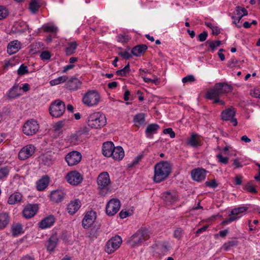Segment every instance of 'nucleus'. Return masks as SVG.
Masks as SVG:
<instances>
[{"instance_id":"f257e3e1","label":"nucleus","mask_w":260,"mask_h":260,"mask_svg":"<svg viewBox=\"0 0 260 260\" xmlns=\"http://www.w3.org/2000/svg\"><path fill=\"white\" fill-rule=\"evenodd\" d=\"M232 89V87L226 83H216L213 88L207 92L206 98L209 100H214V104L219 103L223 105H224V102L222 100H220L219 96L231 92Z\"/></svg>"},{"instance_id":"f03ea898","label":"nucleus","mask_w":260,"mask_h":260,"mask_svg":"<svg viewBox=\"0 0 260 260\" xmlns=\"http://www.w3.org/2000/svg\"><path fill=\"white\" fill-rule=\"evenodd\" d=\"M153 180L159 183L165 180L170 175L171 166L168 161H162L156 164L154 166Z\"/></svg>"},{"instance_id":"7ed1b4c3","label":"nucleus","mask_w":260,"mask_h":260,"mask_svg":"<svg viewBox=\"0 0 260 260\" xmlns=\"http://www.w3.org/2000/svg\"><path fill=\"white\" fill-rule=\"evenodd\" d=\"M149 238V232L147 230L140 229L129 238L127 243L131 247H136L141 246Z\"/></svg>"},{"instance_id":"20e7f679","label":"nucleus","mask_w":260,"mask_h":260,"mask_svg":"<svg viewBox=\"0 0 260 260\" xmlns=\"http://www.w3.org/2000/svg\"><path fill=\"white\" fill-rule=\"evenodd\" d=\"M87 123L92 128H100L106 124V118L101 113L95 112L90 114L87 118Z\"/></svg>"},{"instance_id":"39448f33","label":"nucleus","mask_w":260,"mask_h":260,"mask_svg":"<svg viewBox=\"0 0 260 260\" xmlns=\"http://www.w3.org/2000/svg\"><path fill=\"white\" fill-rule=\"evenodd\" d=\"M66 110V106L64 102L60 100H56L53 102L49 107L50 115L54 117H61Z\"/></svg>"},{"instance_id":"423d86ee","label":"nucleus","mask_w":260,"mask_h":260,"mask_svg":"<svg viewBox=\"0 0 260 260\" xmlns=\"http://www.w3.org/2000/svg\"><path fill=\"white\" fill-rule=\"evenodd\" d=\"M100 95L95 90H90L87 92L83 97V103L89 107L96 105L100 100Z\"/></svg>"},{"instance_id":"0eeeda50","label":"nucleus","mask_w":260,"mask_h":260,"mask_svg":"<svg viewBox=\"0 0 260 260\" xmlns=\"http://www.w3.org/2000/svg\"><path fill=\"white\" fill-rule=\"evenodd\" d=\"M40 128L38 122L34 119L27 120L23 125V133L26 136H32L37 133Z\"/></svg>"},{"instance_id":"6e6552de","label":"nucleus","mask_w":260,"mask_h":260,"mask_svg":"<svg viewBox=\"0 0 260 260\" xmlns=\"http://www.w3.org/2000/svg\"><path fill=\"white\" fill-rule=\"evenodd\" d=\"M122 239L119 236H115L111 238L107 243L105 251L111 254L116 251L121 245Z\"/></svg>"},{"instance_id":"1a4fd4ad","label":"nucleus","mask_w":260,"mask_h":260,"mask_svg":"<svg viewBox=\"0 0 260 260\" xmlns=\"http://www.w3.org/2000/svg\"><path fill=\"white\" fill-rule=\"evenodd\" d=\"M120 206V202L119 200L112 199L106 205V211L107 214L109 216H113L119 210Z\"/></svg>"},{"instance_id":"9d476101","label":"nucleus","mask_w":260,"mask_h":260,"mask_svg":"<svg viewBox=\"0 0 260 260\" xmlns=\"http://www.w3.org/2000/svg\"><path fill=\"white\" fill-rule=\"evenodd\" d=\"M82 155L78 151H73L67 154L65 157V160L70 166L77 165L81 160Z\"/></svg>"},{"instance_id":"9b49d317","label":"nucleus","mask_w":260,"mask_h":260,"mask_svg":"<svg viewBox=\"0 0 260 260\" xmlns=\"http://www.w3.org/2000/svg\"><path fill=\"white\" fill-rule=\"evenodd\" d=\"M66 179L69 183L73 185L79 184L83 180L81 175L76 171L68 173L66 176Z\"/></svg>"},{"instance_id":"f8f14e48","label":"nucleus","mask_w":260,"mask_h":260,"mask_svg":"<svg viewBox=\"0 0 260 260\" xmlns=\"http://www.w3.org/2000/svg\"><path fill=\"white\" fill-rule=\"evenodd\" d=\"M35 151V147L33 145H27L20 150L18 157L20 160H25L32 156Z\"/></svg>"},{"instance_id":"ddd939ff","label":"nucleus","mask_w":260,"mask_h":260,"mask_svg":"<svg viewBox=\"0 0 260 260\" xmlns=\"http://www.w3.org/2000/svg\"><path fill=\"white\" fill-rule=\"evenodd\" d=\"M236 111L234 108H229L223 111L221 113V116L222 120L225 121L230 120L233 123L234 126L237 125V119L234 117Z\"/></svg>"},{"instance_id":"4468645a","label":"nucleus","mask_w":260,"mask_h":260,"mask_svg":"<svg viewBox=\"0 0 260 260\" xmlns=\"http://www.w3.org/2000/svg\"><path fill=\"white\" fill-rule=\"evenodd\" d=\"M111 181L108 173L104 172L101 173L97 179V183L100 189H107Z\"/></svg>"},{"instance_id":"2eb2a0df","label":"nucleus","mask_w":260,"mask_h":260,"mask_svg":"<svg viewBox=\"0 0 260 260\" xmlns=\"http://www.w3.org/2000/svg\"><path fill=\"white\" fill-rule=\"evenodd\" d=\"M38 210V207L37 205L28 204L22 211L23 216L26 219L31 218L36 214Z\"/></svg>"},{"instance_id":"dca6fc26","label":"nucleus","mask_w":260,"mask_h":260,"mask_svg":"<svg viewBox=\"0 0 260 260\" xmlns=\"http://www.w3.org/2000/svg\"><path fill=\"white\" fill-rule=\"evenodd\" d=\"M66 193L64 189H58L53 190L50 194V200L56 203L62 202L65 198Z\"/></svg>"},{"instance_id":"f3484780","label":"nucleus","mask_w":260,"mask_h":260,"mask_svg":"<svg viewBox=\"0 0 260 260\" xmlns=\"http://www.w3.org/2000/svg\"><path fill=\"white\" fill-rule=\"evenodd\" d=\"M247 210V208L246 207H240L237 208H235L233 209L231 212V214L230 215V217L225 219L223 222V224H228L232 221L236 220L239 217L235 216V215H237L240 213L245 212Z\"/></svg>"},{"instance_id":"a211bd4d","label":"nucleus","mask_w":260,"mask_h":260,"mask_svg":"<svg viewBox=\"0 0 260 260\" xmlns=\"http://www.w3.org/2000/svg\"><path fill=\"white\" fill-rule=\"evenodd\" d=\"M96 219V213L93 211H90L85 214L82 223L84 229L89 228L95 221Z\"/></svg>"},{"instance_id":"6ab92c4d","label":"nucleus","mask_w":260,"mask_h":260,"mask_svg":"<svg viewBox=\"0 0 260 260\" xmlns=\"http://www.w3.org/2000/svg\"><path fill=\"white\" fill-rule=\"evenodd\" d=\"M191 175L193 180L200 182L205 179L206 176V171L203 169H196L191 171Z\"/></svg>"},{"instance_id":"aec40b11","label":"nucleus","mask_w":260,"mask_h":260,"mask_svg":"<svg viewBox=\"0 0 260 260\" xmlns=\"http://www.w3.org/2000/svg\"><path fill=\"white\" fill-rule=\"evenodd\" d=\"M81 81L75 77L71 78L67 83L66 87L71 91L77 90L81 85Z\"/></svg>"},{"instance_id":"412c9836","label":"nucleus","mask_w":260,"mask_h":260,"mask_svg":"<svg viewBox=\"0 0 260 260\" xmlns=\"http://www.w3.org/2000/svg\"><path fill=\"white\" fill-rule=\"evenodd\" d=\"M162 198L167 205H171L178 200V196L175 192H165Z\"/></svg>"},{"instance_id":"4be33fe9","label":"nucleus","mask_w":260,"mask_h":260,"mask_svg":"<svg viewBox=\"0 0 260 260\" xmlns=\"http://www.w3.org/2000/svg\"><path fill=\"white\" fill-rule=\"evenodd\" d=\"M114 146L112 142H106L103 143L102 147V152L104 156L110 157L112 155L113 149Z\"/></svg>"},{"instance_id":"5701e85b","label":"nucleus","mask_w":260,"mask_h":260,"mask_svg":"<svg viewBox=\"0 0 260 260\" xmlns=\"http://www.w3.org/2000/svg\"><path fill=\"white\" fill-rule=\"evenodd\" d=\"M81 207V202L79 200L71 201L68 205L67 210L70 214L75 213Z\"/></svg>"},{"instance_id":"b1692460","label":"nucleus","mask_w":260,"mask_h":260,"mask_svg":"<svg viewBox=\"0 0 260 260\" xmlns=\"http://www.w3.org/2000/svg\"><path fill=\"white\" fill-rule=\"evenodd\" d=\"M20 47V43L18 41H12L8 45L7 52L9 54H13L17 52Z\"/></svg>"},{"instance_id":"393cba45","label":"nucleus","mask_w":260,"mask_h":260,"mask_svg":"<svg viewBox=\"0 0 260 260\" xmlns=\"http://www.w3.org/2000/svg\"><path fill=\"white\" fill-rule=\"evenodd\" d=\"M112 158L116 160H120L124 156V152L121 146L114 147L113 149L112 155H111Z\"/></svg>"},{"instance_id":"a878e982","label":"nucleus","mask_w":260,"mask_h":260,"mask_svg":"<svg viewBox=\"0 0 260 260\" xmlns=\"http://www.w3.org/2000/svg\"><path fill=\"white\" fill-rule=\"evenodd\" d=\"M55 221L54 218L52 216H49L42 220L39 222V228L41 229H45L50 227L53 225Z\"/></svg>"},{"instance_id":"bb28decb","label":"nucleus","mask_w":260,"mask_h":260,"mask_svg":"<svg viewBox=\"0 0 260 260\" xmlns=\"http://www.w3.org/2000/svg\"><path fill=\"white\" fill-rule=\"evenodd\" d=\"M58 239L57 235H53L49 239L46 245L48 251H52L56 247Z\"/></svg>"},{"instance_id":"cd10ccee","label":"nucleus","mask_w":260,"mask_h":260,"mask_svg":"<svg viewBox=\"0 0 260 260\" xmlns=\"http://www.w3.org/2000/svg\"><path fill=\"white\" fill-rule=\"evenodd\" d=\"M49 178L47 176H43L37 183V188L39 191L44 190L48 185Z\"/></svg>"},{"instance_id":"c85d7f7f","label":"nucleus","mask_w":260,"mask_h":260,"mask_svg":"<svg viewBox=\"0 0 260 260\" xmlns=\"http://www.w3.org/2000/svg\"><path fill=\"white\" fill-rule=\"evenodd\" d=\"M22 195L19 192H15L12 194L8 198V203L10 205H14L21 202Z\"/></svg>"},{"instance_id":"c756f323","label":"nucleus","mask_w":260,"mask_h":260,"mask_svg":"<svg viewBox=\"0 0 260 260\" xmlns=\"http://www.w3.org/2000/svg\"><path fill=\"white\" fill-rule=\"evenodd\" d=\"M54 153L53 154H47L42 156V159L43 163L47 166H51L52 165L56 160V158L54 157Z\"/></svg>"},{"instance_id":"7c9ffc66","label":"nucleus","mask_w":260,"mask_h":260,"mask_svg":"<svg viewBox=\"0 0 260 260\" xmlns=\"http://www.w3.org/2000/svg\"><path fill=\"white\" fill-rule=\"evenodd\" d=\"M147 46L146 45L142 44L135 46L132 50V54L136 56H140L142 53L146 51Z\"/></svg>"},{"instance_id":"2f4dec72","label":"nucleus","mask_w":260,"mask_h":260,"mask_svg":"<svg viewBox=\"0 0 260 260\" xmlns=\"http://www.w3.org/2000/svg\"><path fill=\"white\" fill-rule=\"evenodd\" d=\"M159 128V126L157 124L153 123L149 124L148 125L145 131L147 136L151 138L152 135L155 134Z\"/></svg>"},{"instance_id":"473e14b6","label":"nucleus","mask_w":260,"mask_h":260,"mask_svg":"<svg viewBox=\"0 0 260 260\" xmlns=\"http://www.w3.org/2000/svg\"><path fill=\"white\" fill-rule=\"evenodd\" d=\"M144 113H139L137 114L134 118V122L136 126H139L140 125L145 124V117Z\"/></svg>"},{"instance_id":"72a5a7b5","label":"nucleus","mask_w":260,"mask_h":260,"mask_svg":"<svg viewBox=\"0 0 260 260\" xmlns=\"http://www.w3.org/2000/svg\"><path fill=\"white\" fill-rule=\"evenodd\" d=\"M12 233L13 236H16L23 233L22 226L20 223H16L12 225Z\"/></svg>"},{"instance_id":"f704fd0d","label":"nucleus","mask_w":260,"mask_h":260,"mask_svg":"<svg viewBox=\"0 0 260 260\" xmlns=\"http://www.w3.org/2000/svg\"><path fill=\"white\" fill-rule=\"evenodd\" d=\"M78 45L76 42H70L68 44V46L66 49V52L67 55L73 54L77 48Z\"/></svg>"},{"instance_id":"c9c22d12","label":"nucleus","mask_w":260,"mask_h":260,"mask_svg":"<svg viewBox=\"0 0 260 260\" xmlns=\"http://www.w3.org/2000/svg\"><path fill=\"white\" fill-rule=\"evenodd\" d=\"M9 216L7 213L0 214V229L4 228L8 223Z\"/></svg>"},{"instance_id":"e433bc0d","label":"nucleus","mask_w":260,"mask_h":260,"mask_svg":"<svg viewBox=\"0 0 260 260\" xmlns=\"http://www.w3.org/2000/svg\"><path fill=\"white\" fill-rule=\"evenodd\" d=\"M21 90V88L18 86H14L9 91V96L11 98H15L20 95L19 91Z\"/></svg>"},{"instance_id":"4c0bfd02","label":"nucleus","mask_w":260,"mask_h":260,"mask_svg":"<svg viewBox=\"0 0 260 260\" xmlns=\"http://www.w3.org/2000/svg\"><path fill=\"white\" fill-rule=\"evenodd\" d=\"M187 143L188 144L192 147H196L200 145V141L197 138L196 134L192 135L191 137L188 139Z\"/></svg>"},{"instance_id":"58836bf2","label":"nucleus","mask_w":260,"mask_h":260,"mask_svg":"<svg viewBox=\"0 0 260 260\" xmlns=\"http://www.w3.org/2000/svg\"><path fill=\"white\" fill-rule=\"evenodd\" d=\"M68 79L67 76H60L56 79L52 80L50 81V84L51 86L56 85L61 83L66 82Z\"/></svg>"},{"instance_id":"ea45409f","label":"nucleus","mask_w":260,"mask_h":260,"mask_svg":"<svg viewBox=\"0 0 260 260\" xmlns=\"http://www.w3.org/2000/svg\"><path fill=\"white\" fill-rule=\"evenodd\" d=\"M237 243V241L235 240L228 241L222 245L221 249L224 251H228L232 247L236 246Z\"/></svg>"},{"instance_id":"a19ab883","label":"nucleus","mask_w":260,"mask_h":260,"mask_svg":"<svg viewBox=\"0 0 260 260\" xmlns=\"http://www.w3.org/2000/svg\"><path fill=\"white\" fill-rule=\"evenodd\" d=\"M40 7L39 3L36 0H32L29 5L30 10L34 13L39 10Z\"/></svg>"},{"instance_id":"79ce46f5","label":"nucleus","mask_w":260,"mask_h":260,"mask_svg":"<svg viewBox=\"0 0 260 260\" xmlns=\"http://www.w3.org/2000/svg\"><path fill=\"white\" fill-rule=\"evenodd\" d=\"M130 71L129 64L128 63L124 68L116 71V74L118 76H124Z\"/></svg>"},{"instance_id":"37998d69","label":"nucleus","mask_w":260,"mask_h":260,"mask_svg":"<svg viewBox=\"0 0 260 260\" xmlns=\"http://www.w3.org/2000/svg\"><path fill=\"white\" fill-rule=\"evenodd\" d=\"M44 30L48 32H56L57 30V27L52 25H45L43 26Z\"/></svg>"},{"instance_id":"c03bdc74","label":"nucleus","mask_w":260,"mask_h":260,"mask_svg":"<svg viewBox=\"0 0 260 260\" xmlns=\"http://www.w3.org/2000/svg\"><path fill=\"white\" fill-rule=\"evenodd\" d=\"M130 39L131 38L128 35H120L117 37V41L122 43L128 42Z\"/></svg>"},{"instance_id":"a18cd8bd","label":"nucleus","mask_w":260,"mask_h":260,"mask_svg":"<svg viewBox=\"0 0 260 260\" xmlns=\"http://www.w3.org/2000/svg\"><path fill=\"white\" fill-rule=\"evenodd\" d=\"M9 173L8 167H3L0 169V180L7 177Z\"/></svg>"},{"instance_id":"49530a36","label":"nucleus","mask_w":260,"mask_h":260,"mask_svg":"<svg viewBox=\"0 0 260 260\" xmlns=\"http://www.w3.org/2000/svg\"><path fill=\"white\" fill-rule=\"evenodd\" d=\"M8 14V10L4 6H0V20L5 18Z\"/></svg>"},{"instance_id":"de8ad7c7","label":"nucleus","mask_w":260,"mask_h":260,"mask_svg":"<svg viewBox=\"0 0 260 260\" xmlns=\"http://www.w3.org/2000/svg\"><path fill=\"white\" fill-rule=\"evenodd\" d=\"M28 72L27 67L24 64H22L17 70V73L19 75H23Z\"/></svg>"},{"instance_id":"09e8293b","label":"nucleus","mask_w":260,"mask_h":260,"mask_svg":"<svg viewBox=\"0 0 260 260\" xmlns=\"http://www.w3.org/2000/svg\"><path fill=\"white\" fill-rule=\"evenodd\" d=\"M236 11L238 14H240V11L243 12V14L238 16V22H239L240 20H241V19L242 18V17L243 16H246L247 15V11L245 8H241L239 7H237Z\"/></svg>"},{"instance_id":"8fccbe9b","label":"nucleus","mask_w":260,"mask_h":260,"mask_svg":"<svg viewBox=\"0 0 260 260\" xmlns=\"http://www.w3.org/2000/svg\"><path fill=\"white\" fill-rule=\"evenodd\" d=\"M51 56L50 53L48 51H43L40 54V58L42 60H48Z\"/></svg>"},{"instance_id":"3c124183","label":"nucleus","mask_w":260,"mask_h":260,"mask_svg":"<svg viewBox=\"0 0 260 260\" xmlns=\"http://www.w3.org/2000/svg\"><path fill=\"white\" fill-rule=\"evenodd\" d=\"M244 189L246 190L247 191H248L249 192H251V193H256L257 192L256 189L254 187V186H253L252 185H251L249 183L247 184L245 186Z\"/></svg>"},{"instance_id":"603ef678","label":"nucleus","mask_w":260,"mask_h":260,"mask_svg":"<svg viewBox=\"0 0 260 260\" xmlns=\"http://www.w3.org/2000/svg\"><path fill=\"white\" fill-rule=\"evenodd\" d=\"M194 81H195V78L192 75H188V76L184 77L182 80V82L184 83H188V82L191 83V82H193Z\"/></svg>"},{"instance_id":"864d4df0","label":"nucleus","mask_w":260,"mask_h":260,"mask_svg":"<svg viewBox=\"0 0 260 260\" xmlns=\"http://www.w3.org/2000/svg\"><path fill=\"white\" fill-rule=\"evenodd\" d=\"M216 157L220 163L223 164H227L228 163L229 158L226 157H223L220 153L216 155Z\"/></svg>"},{"instance_id":"5fc2aeb1","label":"nucleus","mask_w":260,"mask_h":260,"mask_svg":"<svg viewBox=\"0 0 260 260\" xmlns=\"http://www.w3.org/2000/svg\"><path fill=\"white\" fill-rule=\"evenodd\" d=\"M183 230L181 228H177L176 229L174 233V237L178 239L181 238L182 236Z\"/></svg>"},{"instance_id":"6e6d98bb","label":"nucleus","mask_w":260,"mask_h":260,"mask_svg":"<svg viewBox=\"0 0 260 260\" xmlns=\"http://www.w3.org/2000/svg\"><path fill=\"white\" fill-rule=\"evenodd\" d=\"M165 134H169L171 138H174L175 137V134L171 128H166L164 130Z\"/></svg>"},{"instance_id":"4d7b16f0","label":"nucleus","mask_w":260,"mask_h":260,"mask_svg":"<svg viewBox=\"0 0 260 260\" xmlns=\"http://www.w3.org/2000/svg\"><path fill=\"white\" fill-rule=\"evenodd\" d=\"M205 184L206 186L211 188H215L217 186V183L215 180H212L210 181H206Z\"/></svg>"},{"instance_id":"13d9d810","label":"nucleus","mask_w":260,"mask_h":260,"mask_svg":"<svg viewBox=\"0 0 260 260\" xmlns=\"http://www.w3.org/2000/svg\"><path fill=\"white\" fill-rule=\"evenodd\" d=\"M207 36L208 33L206 31H203L198 36V38L200 41L204 42L206 40Z\"/></svg>"},{"instance_id":"bf43d9fd","label":"nucleus","mask_w":260,"mask_h":260,"mask_svg":"<svg viewBox=\"0 0 260 260\" xmlns=\"http://www.w3.org/2000/svg\"><path fill=\"white\" fill-rule=\"evenodd\" d=\"M118 55H120L123 58L126 59H129L132 57L131 55L129 54L128 51L119 52Z\"/></svg>"},{"instance_id":"052dcab7","label":"nucleus","mask_w":260,"mask_h":260,"mask_svg":"<svg viewBox=\"0 0 260 260\" xmlns=\"http://www.w3.org/2000/svg\"><path fill=\"white\" fill-rule=\"evenodd\" d=\"M205 45H208L212 51H213L214 50V49L216 48V47H217L215 45V43H214V42H213V41H210V40H208L205 43Z\"/></svg>"},{"instance_id":"680f3d73","label":"nucleus","mask_w":260,"mask_h":260,"mask_svg":"<svg viewBox=\"0 0 260 260\" xmlns=\"http://www.w3.org/2000/svg\"><path fill=\"white\" fill-rule=\"evenodd\" d=\"M251 95L254 98L260 99V89H254L253 91H251Z\"/></svg>"},{"instance_id":"e2e57ef3","label":"nucleus","mask_w":260,"mask_h":260,"mask_svg":"<svg viewBox=\"0 0 260 260\" xmlns=\"http://www.w3.org/2000/svg\"><path fill=\"white\" fill-rule=\"evenodd\" d=\"M130 215L128 211L122 210L119 213V216L121 218L123 219Z\"/></svg>"},{"instance_id":"0e129e2a","label":"nucleus","mask_w":260,"mask_h":260,"mask_svg":"<svg viewBox=\"0 0 260 260\" xmlns=\"http://www.w3.org/2000/svg\"><path fill=\"white\" fill-rule=\"evenodd\" d=\"M98 234L96 230H91L90 231V233L89 235V237L91 239H93L96 238L98 237Z\"/></svg>"},{"instance_id":"69168bd1","label":"nucleus","mask_w":260,"mask_h":260,"mask_svg":"<svg viewBox=\"0 0 260 260\" xmlns=\"http://www.w3.org/2000/svg\"><path fill=\"white\" fill-rule=\"evenodd\" d=\"M142 157H143V155H139L138 156H137L134 160H133V163L131 165V166H134L137 164L139 163V162L141 160V159L142 158Z\"/></svg>"},{"instance_id":"338daca9","label":"nucleus","mask_w":260,"mask_h":260,"mask_svg":"<svg viewBox=\"0 0 260 260\" xmlns=\"http://www.w3.org/2000/svg\"><path fill=\"white\" fill-rule=\"evenodd\" d=\"M237 63V59H234V58L231 59V60L229 62L228 66H229V67H230L231 68H233L236 66Z\"/></svg>"},{"instance_id":"774afa93","label":"nucleus","mask_w":260,"mask_h":260,"mask_svg":"<svg viewBox=\"0 0 260 260\" xmlns=\"http://www.w3.org/2000/svg\"><path fill=\"white\" fill-rule=\"evenodd\" d=\"M233 165L235 166V168H238L242 167V165L240 162L237 159H234Z\"/></svg>"}]
</instances>
